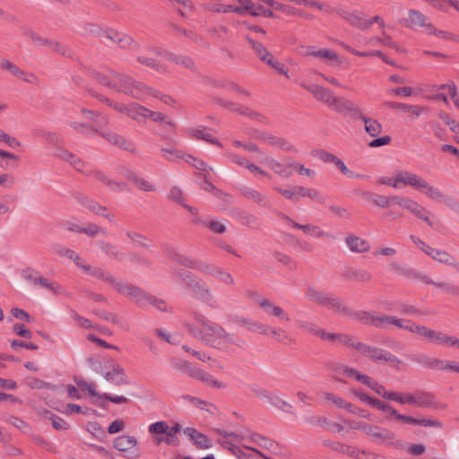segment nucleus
<instances>
[{"label":"nucleus","instance_id":"1","mask_svg":"<svg viewBox=\"0 0 459 459\" xmlns=\"http://www.w3.org/2000/svg\"><path fill=\"white\" fill-rule=\"evenodd\" d=\"M193 317L199 327L188 325V331L205 344L229 354L245 349L246 342L238 334L226 332L221 325L200 313L194 312Z\"/></svg>","mask_w":459,"mask_h":459},{"label":"nucleus","instance_id":"2","mask_svg":"<svg viewBox=\"0 0 459 459\" xmlns=\"http://www.w3.org/2000/svg\"><path fill=\"white\" fill-rule=\"evenodd\" d=\"M394 177L397 189L408 186L435 202L446 200V195L439 188L416 173L408 170H397L394 172Z\"/></svg>","mask_w":459,"mask_h":459},{"label":"nucleus","instance_id":"3","mask_svg":"<svg viewBox=\"0 0 459 459\" xmlns=\"http://www.w3.org/2000/svg\"><path fill=\"white\" fill-rule=\"evenodd\" d=\"M91 94L92 97L96 98L100 102L106 104L108 107L111 108L115 111L121 114H125L128 117L138 123L144 122L148 118L149 108L140 105L139 103L130 102L128 104H124L121 102L112 100L105 95L100 93L91 91Z\"/></svg>","mask_w":459,"mask_h":459},{"label":"nucleus","instance_id":"4","mask_svg":"<svg viewBox=\"0 0 459 459\" xmlns=\"http://www.w3.org/2000/svg\"><path fill=\"white\" fill-rule=\"evenodd\" d=\"M114 90L140 100H143L146 94L151 91V88L146 84L119 73Z\"/></svg>","mask_w":459,"mask_h":459},{"label":"nucleus","instance_id":"5","mask_svg":"<svg viewBox=\"0 0 459 459\" xmlns=\"http://www.w3.org/2000/svg\"><path fill=\"white\" fill-rule=\"evenodd\" d=\"M354 349L359 351L361 355L368 358L373 361H384L391 364L396 369H400V365L402 363L401 359L389 351L375 346L365 344L361 342L356 343L354 345Z\"/></svg>","mask_w":459,"mask_h":459},{"label":"nucleus","instance_id":"6","mask_svg":"<svg viewBox=\"0 0 459 459\" xmlns=\"http://www.w3.org/2000/svg\"><path fill=\"white\" fill-rule=\"evenodd\" d=\"M392 204L411 212L419 219L427 222L429 226L433 225V222L429 218L430 212L412 198L409 196L392 195Z\"/></svg>","mask_w":459,"mask_h":459},{"label":"nucleus","instance_id":"7","mask_svg":"<svg viewBox=\"0 0 459 459\" xmlns=\"http://www.w3.org/2000/svg\"><path fill=\"white\" fill-rule=\"evenodd\" d=\"M281 217L287 221L290 225H291L294 229L301 230L303 232L310 237L316 238H326L334 240L335 236L323 230L319 226L315 224H299L296 221H294L292 219H290L289 216L281 213Z\"/></svg>","mask_w":459,"mask_h":459},{"label":"nucleus","instance_id":"8","mask_svg":"<svg viewBox=\"0 0 459 459\" xmlns=\"http://www.w3.org/2000/svg\"><path fill=\"white\" fill-rule=\"evenodd\" d=\"M161 56V50L156 48L149 47L144 53H141L136 56L137 61L149 68H152L160 74H166L168 72L166 66L160 64L156 59L157 56Z\"/></svg>","mask_w":459,"mask_h":459},{"label":"nucleus","instance_id":"9","mask_svg":"<svg viewBox=\"0 0 459 459\" xmlns=\"http://www.w3.org/2000/svg\"><path fill=\"white\" fill-rule=\"evenodd\" d=\"M115 290L120 294L126 295L131 298L134 302H136L140 307H146V299L148 294H146L143 290L139 287L132 284H127L122 281H117Z\"/></svg>","mask_w":459,"mask_h":459},{"label":"nucleus","instance_id":"10","mask_svg":"<svg viewBox=\"0 0 459 459\" xmlns=\"http://www.w3.org/2000/svg\"><path fill=\"white\" fill-rule=\"evenodd\" d=\"M254 138L260 140L262 143L271 147H277L289 152H297L295 147L285 138L267 132L257 131L254 134Z\"/></svg>","mask_w":459,"mask_h":459},{"label":"nucleus","instance_id":"11","mask_svg":"<svg viewBox=\"0 0 459 459\" xmlns=\"http://www.w3.org/2000/svg\"><path fill=\"white\" fill-rule=\"evenodd\" d=\"M301 86L310 92L318 101L327 105L331 109L337 100L336 96L327 88L322 87L317 84H306L302 83Z\"/></svg>","mask_w":459,"mask_h":459},{"label":"nucleus","instance_id":"12","mask_svg":"<svg viewBox=\"0 0 459 459\" xmlns=\"http://www.w3.org/2000/svg\"><path fill=\"white\" fill-rule=\"evenodd\" d=\"M256 304L268 316L281 321L290 322V317L289 314L281 307L273 303L270 299L259 297L256 299Z\"/></svg>","mask_w":459,"mask_h":459},{"label":"nucleus","instance_id":"13","mask_svg":"<svg viewBox=\"0 0 459 459\" xmlns=\"http://www.w3.org/2000/svg\"><path fill=\"white\" fill-rule=\"evenodd\" d=\"M367 436L370 437L373 442L379 445H390L395 438V433L394 431L371 424Z\"/></svg>","mask_w":459,"mask_h":459},{"label":"nucleus","instance_id":"14","mask_svg":"<svg viewBox=\"0 0 459 459\" xmlns=\"http://www.w3.org/2000/svg\"><path fill=\"white\" fill-rule=\"evenodd\" d=\"M259 161L273 170L280 177L290 178L292 175L290 162L282 164L265 152H261Z\"/></svg>","mask_w":459,"mask_h":459},{"label":"nucleus","instance_id":"15","mask_svg":"<svg viewBox=\"0 0 459 459\" xmlns=\"http://www.w3.org/2000/svg\"><path fill=\"white\" fill-rule=\"evenodd\" d=\"M76 201L79 204L88 209L91 212L102 216L108 219L110 222H113L114 215L108 212V209L96 202L93 199H91L85 195H76Z\"/></svg>","mask_w":459,"mask_h":459},{"label":"nucleus","instance_id":"16","mask_svg":"<svg viewBox=\"0 0 459 459\" xmlns=\"http://www.w3.org/2000/svg\"><path fill=\"white\" fill-rule=\"evenodd\" d=\"M332 109L340 114L350 115L356 119H359L363 115L361 109L357 105L345 98L338 97Z\"/></svg>","mask_w":459,"mask_h":459},{"label":"nucleus","instance_id":"17","mask_svg":"<svg viewBox=\"0 0 459 459\" xmlns=\"http://www.w3.org/2000/svg\"><path fill=\"white\" fill-rule=\"evenodd\" d=\"M100 135L107 140L109 143L117 146L123 150H126L129 152H135L134 143L125 138L124 136L111 131L101 132Z\"/></svg>","mask_w":459,"mask_h":459},{"label":"nucleus","instance_id":"18","mask_svg":"<svg viewBox=\"0 0 459 459\" xmlns=\"http://www.w3.org/2000/svg\"><path fill=\"white\" fill-rule=\"evenodd\" d=\"M98 248L108 258L117 262L125 259V254L113 243L100 239L96 241Z\"/></svg>","mask_w":459,"mask_h":459},{"label":"nucleus","instance_id":"19","mask_svg":"<svg viewBox=\"0 0 459 459\" xmlns=\"http://www.w3.org/2000/svg\"><path fill=\"white\" fill-rule=\"evenodd\" d=\"M105 37L122 48L135 49L138 48V44L134 42L132 37L122 32L109 30L105 33Z\"/></svg>","mask_w":459,"mask_h":459},{"label":"nucleus","instance_id":"20","mask_svg":"<svg viewBox=\"0 0 459 459\" xmlns=\"http://www.w3.org/2000/svg\"><path fill=\"white\" fill-rule=\"evenodd\" d=\"M117 76L118 73L109 68L93 72V77L100 84L113 90L116 87Z\"/></svg>","mask_w":459,"mask_h":459},{"label":"nucleus","instance_id":"21","mask_svg":"<svg viewBox=\"0 0 459 459\" xmlns=\"http://www.w3.org/2000/svg\"><path fill=\"white\" fill-rule=\"evenodd\" d=\"M415 406L421 408L444 409V404H437L432 394L418 390L415 392Z\"/></svg>","mask_w":459,"mask_h":459},{"label":"nucleus","instance_id":"22","mask_svg":"<svg viewBox=\"0 0 459 459\" xmlns=\"http://www.w3.org/2000/svg\"><path fill=\"white\" fill-rule=\"evenodd\" d=\"M322 306L340 315H351L350 308L343 304L342 299L329 292L327 293Z\"/></svg>","mask_w":459,"mask_h":459},{"label":"nucleus","instance_id":"23","mask_svg":"<svg viewBox=\"0 0 459 459\" xmlns=\"http://www.w3.org/2000/svg\"><path fill=\"white\" fill-rule=\"evenodd\" d=\"M425 254H427L429 256L441 264H445L455 268L458 266L456 259L446 251L436 249L429 247L426 250Z\"/></svg>","mask_w":459,"mask_h":459},{"label":"nucleus","instance_id":"24","mask_svg":"<svg viewBox=\"0 0 459 459\" xmlns=\"http://www.w3.org/2000/svg\"><path fill=\"white\" fill-rule=\"evenodd\" d=\"M184 433L194 442V444L202 449H208L212 446L211 440L207 436L199 432L194 428H186Z\"/></svg>","mask_w":459,"mask_h":459},{"label":"nucleus","instance_id":"25","mask_svg":"<svg viewBox=\"0 0 459 459\" xmlns=\"http://www.w3.org/2000/svg\"><path fill=\"white\" fill-rule=\"evenodd\" d=\"M103 377L107 381L116 385L127 384V377L125 373V369L117 364L114 365L112 369L106 372Z\"/></svg>","mask_w":459,"mask_h":459},{"label":"nucleus","instance_id":"26","mask_svg":"<svg viewBox=\"0 0 459 459\" xmlns=\"http://www.w3.org/2000/svg\"><path fill=\"white\" fill-rule=\"evenodd\" d=\"M137 444L138 441L134 437L129 435H122L114 439L113 446L117 451L127 452L135 447Z\"/></svg>","mask_w":459,"mask_h":459},{"label":"nucleus","instance_id":"27","mask_svg":"<svg viewBox=\"0 0 459 459\" xmlns=\"http://www.w3.org/2000/svg\"><path fill=\"white\" fill-rule=\"evenodd\" d=\"M345 243L351 252L364 253L368 252L370 248L368 242L357 236H348L345 238Z\"/></svg>","mask_w":459,"mask_h":459},{"label":"nucleus","instance_id":"28","mask_svg":"<svg viewBox=\"0 0 459 459\" xmlns=\"http://www.w3.org/2000/svg\"><path fill=\"white\" fill-rule=\"evenodd\" d=\"M187 134L190 137L200 139L203 141H205L207 143H210L212 144H215L218 146H221V143L214 138L210 132H208L204 127L199 126L196 128H189L187 130Z\"/></svg>","mask_w":459,"mask_h":459},{"label":"nucleus","instance_id":"29","mask_svg":"<svg viewBox=\"0 0 459 459\" xmlns=\"http://www.w3.org/2000/svg\"><path fill=\"white\" fill-rule=\"evenodd\" d=\"M316 58L330 65H340L342 64L340 56L329 48L317 49Z\"/></svg>","mask_w":459,"mask_h":459},{"label":"nucleus","instance_id":"30","mask_svg":"<svg viewBox=\"0 0 459 459\" xmlns=\"http://www.w3.org/2000/svg\"><path fill=\"white\" fill-rule=\"evenodd\" d=\"M87 273L109 283L114 289L118 281V279H117L111 273L100 267H92L91 265V269L87 271Z\"/></svg>","mask_w":459,"mask_h":459},{"label":"nucleus","instance_id":"31","mask_svg":"<svg viewBox=\"0 0 459 459\" xmlns=\"http://www.w3.org/2000/svg\"><path fill=\"white\" fill-rule=\"evenodd\" d=\"M399 420H402L407 424L420 425L423 427H430V428H442L441 421L437 420L432 419H416L411 416H408L403 414V416H399Z\"/></svg>","mask_w":459,"mask_h":459},{"label":"nucleus","instance_id":"32","mask_svg":"<svg viewBox=\"0 0 459 459\" xmlns=\"http://www.w3.org/2000/svg\"><path fill=\"white\" fill-rule=\"evenodd\" d=\"M126 237L130 240V243L135 247L149 248V239L146 236L134 230H125Z\"/></svg>","mask_w":459,"mask_h":459},{"label":"nucleus","instance_id":"33","mask_svg":"<svg viewBox=\"0 0 459 459\" xmlns=\"http://www.w3.org/2000/svg\"><path fill=\"white\" fill-rule=\"evenodd\" d=\"M385 106L392 109H400L410 112L414 117H419L422 114V111L424 110V108L420 106L409 105L395 101H388L385 103Z\"/></svg>","mask_w":459,"mask_h":459},{"label":"nucleus","instance_id":"34","mask_svg":"<svg viewBox=\"0 0 459 459\" xmlns=\"http://www.w3.org/2000/svg\"><path fill=\"white\" fill-rule=\"evenodd\" d=\"M359 120L364 123L365 131L372 137H377L382 133L383 126L377 119L365 116L360 117Z\"/></svg>","mask_w":459,"mask_h":459},{"label":"nucleus","instance_id":"35","mask_svg":"<svg viewBox=\"0 0 459 459\" xmlns=\"http://www.w3.org/2000/svg\"><path fill=\"white\" fill-rule=\"evenodd\" d=\"M127 178L133 181L135 186L143 191L153 192L156 190L154 184L138 176L134 171H128Z\"/></svg>","mask_w":459,"mask_h":459},{"label":"nucleus","instance_id":"36","mask_svg":"<svg viewBox=\"0 0 459 459\" xmlns=\"http://www.w3.org/2000/svg\"><path fill=\"white\" fill-rule=\"evenodd\" d=\"M37 135L42 137L54 150L61 148L64 144L62 137L55 132L40 130L37 132Z\"/></svg>","mask_w":459,"mask_h":459},{"label":"nucleus","instance_id":"37","mask_svg":"<svg viewBox=\"0 0 459 459\" xmlns=\"http://www.w3.org/2000/svg\"><path fill=\"white\" fill-rule=\"evenodd\" d=\"M240 191H241V194L246 198H247L262 206L267 205L266 197L264 195H262L260 192H258L257 190H255L252 187L243 186L240 188Z\"/></svg>","mask_w":459,"mask_h":459},{"label":"nucleus","instance_id":"38","mask_svg":"<svg viewBox=\"0 0 459 459\" xmlns=\"http://www.w3.org/2000/svg\"><path fill=\"white\" fill-rule=\"evenodd\" d=\"M342 17L352 26L361 30H367L371 27L372 21H364L359 13H345Z\"/></svg>","mask_w":459,"mask_h":459},{"label":"nucleus","instance_id":"39","mask_svg":"<svg viewBox=\"0 0 459 459\" xmlns=\"http://www.w3.org/2000/svg\"><path fill=\"white\" fill-rule=\"evenodd\" d=\"M336 372L339 374L346 375L349 377L354 378L355 380L362 383L363 385L365 384L368 377V375L362 374L356 368H350L346 365H341L337 367Z\"/></svg>","mask_w":459,"mask_h":459},{"label":"nucleus","instance_id":"40","mask_svg":"<svg viewBox=\"0 0 459 459\" xmlns=\"http://www.w3.org/2000/svg\"><path fill=\"white\" fill-rule=\"evenodd\" d=\"M192 377L198 379L213 387L222 388L225 386L222 383L215 380L211 374L204 371L201 368H196V369L194 371V375Z\"/></svg>","mask_w":459,"mask_h":459},{"label":"nucleus","instance_id":"41","mask_svg":"<svg viewBox=\"0 0 459 459\" xmlns=\"http://www.w3.org/2000/svg\"><path fill=\"white\" fill-rule=\"evenodd\" d=\"M364 385L372 389L376 394L383 396L385 399L392 401L394 392L386 391L383 385L374 381L369 376Z\"/></svg>","mask_w":459,"mask_h":459},{"label":"nucleus","instance_id":"42","mask_svg":"<svg viewBox=\"0 0 459 459\" xmlns=\"http://www.w3.org/2000/svg\"><path fill=\"white\" fill-rule=\"evenodd\" d=\"M364 385L372 389L376 394L383 396L385 399L392 401L394 392L386 391L383 385L374 381L369 376Z\"/></svg>","mask_w":459,"mask_h":459},{"label":"nucleus","instance_id":"43","mask_svg":"<svg viewBox=\"0 0 459 459\" xmlns=\"http://www.w3.org/2000/svg\"><path fill=\"white\" fill-rule=\"evenodd\" d=\"M426 17L420 11L417 10H410L408 12V27L415 28V27H425L428 25L425 23Z\"/></svg>","mask_w":459,"mask_h":459},{"label":"nucleus","instance_id":"44","mask_svg":"<svg viewBox=\"0 0 459 459\" xmlns=\"http://www.w3.org/2000/svg\"><path fill=\"white\" fill-rule=\"evenodd\" d=\"M148 118L152 119L154 122L161 124L164 127H169L171 129L176 128L175 122L169 117L164 115L161 112H155L149 109Z\"/></svg>","mask_w":459,"mask_h":459},{"label":"nucleus","instance_id":"45","mask_svg":"<svg viewBox=\"0 0 459 459\" xmlns=\"http://www.w3.org/2000/svg\"><path fill=\"white\" fill-rule=\"evenodd\" d=\"M22 276L23 280L26 281L27 282H30L33 286H39V287H41V285L44 283V281L46 279L40 273H39L38 272L34 271L31 268H28V269L24 270L22 273Z\"/></svg>","mask_w":459,"mask_h":459},{"label":"nucleus","instance_id":"46","mask_svg":"<svg viewBox=\"0 0 459 459\" xmlns=\"http://www.w3.org/2000/svg\"><path fill=\"white\" fill-rule=\"evenodd\" d=\"M160 152L164 159L168 161L174 162L178 160H184L186 162H190V160L186 159V154L175 148L163 147L160 149Z\"/></svg>","mask_w":459,"mask_h":459},{"label":"nucleus","instance_id":"47","mask_svg":"<svg viewBox=\"0 0 459 459\" xmlns=\"http://www.w3.org/2000/svg\"><path fill=\"white\" fill-rule=\"evenodd\" d=\"M247 39L261 61L266 63L267 60L273 56L262 43L256 42L249 37H247Z\"/></svg>","mask_w":459,"mask_h":459},{"label":"nucleus","instance_id":"48","mask_svg":"<svg viewBox=\"0 0 459 459\" xmlns=\"http://www.w3.org/2000/svg\"><path fill=\"white\" fill-rule=\"evenodd\" d=\"M182 399L186 400L193 403L195 406L198 407L199 409L209 411L211 413H212L213 410L216 409L213 404L195 396L186 394L182 396Z\"/></svg>","mask_w":459,"mask_h":459},{"label":"nucleus","instance_id":"49","mask_svg":"<svg viewBox=\"0 0 459 459\" xmlns=\"http://www.w3.org/2000/svg\"><path fill=\"white\" fill-rule=\"evenodd\" d=\"M327 293L309 287L306 291V298L312 302L323 305Z\"/></svg>","mask_w":459,"mask_h":459},{"label":"nucleus","instance_id":"50","mask_svg":"<svg viewBox=\"0 0 459 459\" xmlns=\"http://www.w3.org/2000/svg\"><path fill=\"white\" fill-rule=\"evenodd\" d=\"M426 30L429 34H433L440 39L458 41L457 36H455V34L446 30H437L434 28L433 25L430 23L426 26Z\"/></svg>","mask_w":459,"mask_h":459},{"label":"nucleus","instance_id":"51","mask_svg":"<svg viewBox=\"0 0 459 459\" xmlns=\"http://www.w3.org/2000/svg\"><path fill=\"white\" fill-rule=\"evenodd\" d=\"M266 402L272 404L273 406L284 411H289L290 409L291 408V405L290 403H288L287 402H285L276 394L273 393L270 394Z\"/></svg>","mask_w":459,"mask_h":459},{"label":"nucleus","instance_id":"52","mask_svg":"<svg viewBox=\"0 0 459 459\" xmlns=\"http://www.w3.org/2000/svg\"><path fill=\"white\" fill-rule=\"evenodd\" d=\"M171 259H173L174 261H176L177 263H178L179 264L181 265H184L186 267H188V268H191V269H195L196 270L197 267H198V261H195L190 257H186L185 255H179V254H173L170 255Z\"/></svg>","mask_w":459,"mask_h":459},{"label":"nucleus","instance_id":"53","mask_svg":"<svg viewBox=\"0 0 459 459\" xmlns=\"http://www.w3.org/2000/svg\"><path fill=\"white\" fill-rule=\"evenodd\" d=\"M397 311L402 315H407V316H422V315H428L429 311H422L416 307L409 304H401L397 307Z\"/></svg>","mask_w":459,"mask_h":459},{"label":"nucleus","instance_id":"54","mask_svg":"<svg viewBox=\"0 0 459 459\" xmlns=\"http://www.w3.org/2000/svg\"><path fill=\"white\" fill-rule=\"evenodd\" d=\"M392 401L396 402L400 404H410L415 406V393L414 394H402L394 392Z\"/></svg>","mask_w":459,"mask_h":459},{"label":"nucleus","instance_id":"55","mask_svg":"<svg viewBox=\"0 0 459 459\" xmlns=\"http://www.w3.org/2000/svg\"><path fill=\"white\" fill-rule=\"evenodd\" d=\"M41 287L48 290L55 295L67 296V292L60 284L56 281H49L48 278L45 279Z\"/></svg>","mask_w":459,"mask_h":459},{"label":"nucleus","instance_id":"56","mask_svg":"<svg viewBox=\"0 0 459 459\" xmlns=\"http://www.w3.org/2000/svg\"><path fill=\"white\" fill-rule=\"evenodd\" d=\"M296 324H297V326L308 333H311V334H314L316 336L317 333H318V330H319V326L314 323V322H309V321H305V320H300V319H298L296 320Z\"/></svg>","mask_w":459,"mask_h":459},{"label":"nucleus","instance_id":"57","mask_svg":"<svg viewBox=\"0 0 459 459\" xmlns=\"http://www.w3.org/2000/svg\"><path fill=\"white\" fill-rule=\"evenodd\" d=\"M259 440H260V443H259V447H262V448H264L273 454H279V449H280V446H279V444L274 442L273 440L264 437V436H262L261 435V437H258Z\"/></svg>","mask_w":459,"mask_h":459},{"label":"nucleus","instance_id":"58","mask_svg":"<svg viewBox=\"0 0 459 459\" xmlns=\"http://www.w3.org/2000/svg\"><path fill=\"white\" fill-rule=\"evenodd\" d=\"M221 437L218 439L219 444L224 448L229 450L233 455L238 452V449L241 447L240 446L236 445L231 439L229 437H225L224 435H220Z\"/></svg>","mask_w":459,"mask_h":459},{"label":"nucleus","instance_id":"59","mask_svg":"<svg viewBox=\"0 0 459 459\" xmlns=\"http://www.w3.org/2000/svg\"><path fill=\"white\" fill-rule=\"evenodd\" d=\"M273 339L277 340L278 342L287 344L291 340L289 337V335L285 333L284 330L277 329V328H269V333Z\"/></svg>","mask_w":459,"mask_h":459},{"label":"nucleus","instance_id":"60","mask_svg":"<svg viewBox=\"0 0 459 459\" xmlns=\"http://www.w3.org/2000/svg\"><path fill=\"white\" fill-rule=\"evenodd\" d=\"M273 190L283 195L286 199L291 202H297L296 186L290 188H282L281 186H273Z\"/></svg>","mask_w":459,"mask_h":459},{"label":"nucleus","instance_id":"61","mask_svg":"<svg viewBox=\"0 0 459 459\" xmlns=\"http://www.w3.org/2000/svg\"><path fill=\"white\" fill-rule=\"evenodd\" d=\"M204 225L216 234H223L227 230L223 223L215 220L205 221H204Z\"/></svg>","mask_w":459,"mask_h":459},{"label":"nucleus","instance_id":"62","mask_svg":"<svg viewBox=\"0 0 459 459\" xmlns=\"http://www.w3.org/2000/svg\"><path fill=\"white\" fill-rule=\"evenodd\" d=\"M193 290L196 293V295L204 302L210 303L212 301V297L209 290L206 289L204 286L196 282L195 285L193 287Z\"/></svg>","mask_w":459,"mask_h":459},{"label":"nucleus","instance_id":"63","mask_svg":"<svg viewBox=\"0 0 459 459\" xmlns=\"http://www.w3.org/2000/svg\"><path fill=\"white\" fill-rule=\"evenodd\" d=\"M148 431L152 435H161L168 431V423L166 421H157L148 427Z\"/></svg>","mask_w":459,"mask_h":459},{"label":"nucleus","instance_id":"64","mask_svg":"<svg viewBox=\"0 0 459 459\" xmlns=\"http://www.w3.org/2000/svg\"><path fill=\"white\" fill-rule=\"evenodd\" d=\"M245 325H247V328L249 331L258 333L261 334H268L269 333V326L259 323V322H245Z\"/></svg>","mask_w":459,"mask_h":459}]
</instances>
